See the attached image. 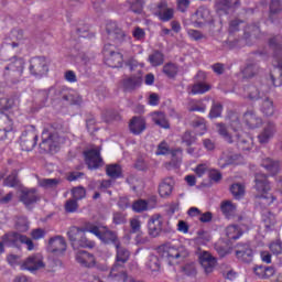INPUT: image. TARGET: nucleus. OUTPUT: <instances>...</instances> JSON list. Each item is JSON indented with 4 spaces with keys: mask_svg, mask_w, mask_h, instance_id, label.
Masks as SVG:
<instances>
[{
    "mask_svg": "<svg viewBox=\"0 0 282 282\" xmlns=\"http://www.w3.org/2000/svg\"><path fill=\"white\" fill-rule=\"evenodd\" d=\"M230 127L232 131L236 133L235 137L228 133L226 124L217 123L219 135H221V138L225 140V142H228V144H234V142H236L237 145L242 149V151H250V145L245 144H248V140L251 139L250 135L243 133V131L241 130V122L239 121V118L236 117V120L231 121Z\"/></svg>",
    "mask_w": 282,
    "mask_h": 282,
    "instance_id": "1",
    "label": "nucleus"
},
{
    "mask_svg": "<svg viewBox=\"0 0 282 282\" xmlns=\"http://www.w3.org/2000/svg\"><path fill=\"white\" fill-rule=\"evenodd\" d=\"M116 248V258H115V264L112 265L109 278L112 279V281L118 282H127L129 279V275L127 274V271H124V264L129 259L131 258V251L123 247L121 242H119Z\"/></svg>",
    "mask_w": 282,
    "mask_h": 282,
    "instance_id": "2",
    "label": "nucleus"
},
{
    "mask_svg": "<svg viewBox=\"0 0 282 282\" xmlns=\"http://www.w3.org/2000/svg\"><path fill=\"white\" fill-rule=\"evenodd\" d=\"M84 231L89 232L90 235H94L105 246H117L120 243V238L118 237V232L109 229L107 226L102 224L86 221Z\"/></svg>",
    "mask_w": 282,
    "mask_h": 282,
    "instance_id": "3",
    "label": "nucleus"
},
{
    "mask_svg": "<svg viewBox=\"0 0 282 282\" xmlns=\"http://www.w3.org/2000/svg\"><path fill=\"white\" fill-rule=\"evenodd\" d=\"M269 47L274 52L273 70L270 73L273 87H281L282 85V41L281 36H274L269 40Z\"/></svg>",
    "mask_w": 282,
    "mask_h": 282,
    "instance_id": "4",
    "label": "nucleus"
},
{
    "mask_svg": "<svg viewBox=\"0 0 282 282\" xmlns=\"http://www.w3.org/2000/svg\"><path fill=\"white\" fill-rule=\"evenodd\" d=\"M58 129H61V124L58 123H48L44 127L42 131V141L40 143V150L42 153L53 151L54 147L58 145L61 140Z\"/></svg>",
    "mask_w": 282,
    "mask_h": 282,
    "instance_id": "5",
    "label": "nucleus"
},
{
    "mask_svg": "<svg viewBox=\"0 0 282 282\" xmlns=\"http://www.w3.org/2000/svg\"><path fill=\"white\" fill-rule=\"evenodd\" d=\"M25 70V59L22 57H12L9 64L4 67L3 76L11 83H19V78L23 76Z\"/></svg>",
    "mask_w": 282,
    "mask_h": 282,
    "instance_id": "6",
    "label": "nucleus"
},
{
    "mask_svg": "<svg viewBox=\"0 0 282 282\" xmlns=\"http://www.w3.org/2000/svg\"><path fill=\"white\" fill-rule=\"evenodd\" d=\"M254 182L256 191L258 193H261V195L256 196V199H264V204L267 206H271V204H274L276 197H274L272 194H268V192L270 191V182L268 181V176L265 174H257Z\"/></svg>",
    "mask_w": 282,
    "mask_h": 282,
    "instance_id": "7",
    "label": "nucleus"
},
{
    "mask_svg": "<svg viewBox=\"0 0 282 282\" xmlns=\"http://www.w3.org/2000/svg\"><path fill=\"white\" fill-rule=\"evenodd\" d=\"M104 63L112 69H120L124 65V55L113 50V45L106 44L102 50Z\"/></svg>",
    "mask_w": 282,
    "mask_h": 282,
    "instance_id": "8",
    "label": "nucleus"
},
{
    "mask_svg": "<svg viewBox=\"0 0 282 282\" xmlns=\"http://www.w3.org/2000/svg\"><path fill=\"white\" fill-rule=\"evenodd\" d=\"M156 252L161 259H164L169 265L177 264V259L180 256V250L173 247L171 243H164L156 248Z\"/></svg>",
    "mask_w": 282,
    "mask_h": 282,
    "instance_id": "9",
    "label": "nucleus"
},
{
    "mask_svg": "<svg viewBox=\"0 0 282 282\" xmlns=\"http://www.w3.org/2000/svg\"><path fill=\"white\" fill-rule=\"evenodd\" d=\"M106 32L109 40L115 43H122L127 39V33L118 26V22L112 20L106 21Z\"/></svg>",
    "mask_w": 282,
    "mask_h": 282,
    "instance_id": "10",
    "label": "nucleus"
},
{
    "mask_svg": "<svg viewBox=\"0 0 282 282\" xmlns=\"http://www.w3.org/2000/svg\"><path fill=\"white\" fill-rule=\"evenodd\" d=\"M29 72L32 76H45L50 72L45 57H32L30 59Z\"/></svg>",
    "mask_w": 282,
    "mask_h": 282,
    "instance_id": "11",
    "label": "nucleus"
},
{
    "mask_svg": "<svg viewBox=\"0 0 282 282\" xmlns=\"http://www.w3.org/2000/svg\"><path fill=\"white\" fill-rule=\"evenodd\" d=\"M39 142V134H36V131L30 130L22 133L20 138V147L22 151H34V148L36 147Z\"/></svg>",
    "mask_w": 282,
    "mask_h": 282,
    "instance_id": "12",
    "label": "nucleus"
},
{
    "mask_svg": "<svg viewBox=\"0 0 282 282\" xmlns=\"http://www.w3.org/2000/svg\"><path fill=\"white\" fill-rule=\"evenodd\" d=\"M85 162L90 170L100 169L102 164V158L100 156L99 149H91L84 152Z\"/></svg>",
    "mask_w": 282,
    "mask_h": 282,
    "instance_id": "13",
    "label": "nucleus"
},
{
    "mask_svg": "<svg viewBox=\"0 0 282 282\" xmlns=\"http://www.w3.org/2000/svg\"><path fill=\"white\" fill-rule=\"evenodd\" d=\"M154 14L160 19V21L167 23V21H171V19L175 17V10L173 8H169V2H166V0H161L156 4V11Z\"/></svg>",
    "mask_w": 282,
    "mask_h": 282,
    "instance_id": "14",
    "label": "nucleus"
},
{
    "mask_svg": "<svg viewBox=\"0 0 282 282\" xmlns=\"http://www.w3.org/2000/svg\"><path fill=\"white\" fill-rule=\"evenodd\" d=\"M241 6L239 0H220L216 2V12L219 17L224 14H230Z\"/></svg>",
    "mask_w": 282,
    "mask_h": 282,
    "instance_id": "15",
    "label": "nucleus"
},
{
    "mask_svg": "<svg viewBox=\"0 0 282 282\" xmlns=\"http://www.w3.org/2000/svg\"><path fill=\"white\" fill-rule=\"evenodd\" d=\"M23 270H28L29 272H36L42 268H45V263L43 262V256L41 253L33 254L24 260L22 263Z\"/></svg>",
    "mask_w": 282,
    "mask_h": 282,
    "instance_id": "16",
    "label": "nucleus"
},
{
    "mask_svg": "<svg viewBox=\"0 0 282 282\" xmlns=\"http://www.w3.org/2000/svg\"><path fill=\"white\" fill-rule=\"evenodd\" d=\"M198 259L205 274H212V272L215 271V267L217 265V258L213 257L210 252L203 251Z\"/></svg>",
    "mask_w": 282,
    "mask_h": 282,
    "instance_id": "17",
    "label": "nucleus"
},
{
    "mask_svg": "<svg viewBox=\"0 0 282 282\" xmlns=\"http://www.w3.org/2000/svg\"><path fill=\"white\" fill-rule=\"evenodd\" d=\"M163 224L164 219L162 218V215L155 214L151 216L148 221V232L150 237H160V235L162 234Z\"/></svg>",
    "mask_w": 282,
    "mask_h": 282,
    "instance_id": "18",
    "label": "nucleus"
},
{
    "mask_svg": "<svg viewBox=\"0 0 282 282\" xmlns=\"http://www.w3.org/2000/svg\"><path fill=\"white\" fill-rule=\"evenodd\" d=\"M142 75L127 76L121 80L123 91H135L139 87H142Z\"/></svg>",
    "mask_w": 282,
    "mask_h": 282,
    "instance_id": "19",
    "label": "nucleus"
},
{
    "mask_svg": "<svg viewBox=\"0 0 282 282\" xmlns=\"http://www.w3.org/2000/svg\"><path fill=\"white\" fill-rule=\"evenodd\" d=\"M48 250L53 254H63L67 250V242L63 236H55L48 240Z\"/></svg>",
    "mask_w": 282,
    "mask_h": 282,
    "instance_id": "20",
    "label": "nucleus"
},
{
    "mask_svg": "<svg viewBox=\"0 0 282 282\" xmlns=\"http://www.w3.org/2000/svg\"><path fill=\"white\" fill-rule=\"evenodd\" d=\"M20 202L24 204V206L30 207L36 202H41V196L39 195V191L36 188L24 189L20 196Z\"/></svg>",
    "mask_w": 282,
    "mask_h": 282,
    "instance_id": "21",
    "label": "nucleus"
},
{
    "mask_svg": "<svg viewBox=\"0 0 282 282\" xmlns=\"http://www.w3.org/2000/svg\"><path fill=\"white\" fill-rule=\"evenodd\" d=\"M236 257L237 260L242 261V263H252V259H254V251H252L250 245L246 243L236 250Z\"/></svg>",
    "mask_w": 282,
    "mask_h": 282,
    "instance_id": "22",
    "label": "nucleus"
},
{
    "mask_svg": "<svg viewBox=\"0 0 282 282\" xmlns=\"http://www.w3.org/2000/svg\"><path fill=\"white\" fill-rule=\"evenodd\" d=\"M76 261L83 268H95L96 267V257L93 253H89L85 250L77 252Z\"/></svg>",
    "mask_w": 282,
    "mask_h": 282,
    "instance_id": "23",
    "label": "nucleus"
},
{
    "mask_svg": "<svg viewBox=\"0 0 282 282\" xmlns=\"http://www.w3.org/2000/svg\"><path fill=\"white\" fill-rule=\"evenodd\" d=\"M175 186V181L172 177L164 178L159 185V195L163 199L171 197L173 194V188Z\"/></svg>",
    "mask_w": 282,
    "mask_h": 282,
    "instance_id": "24",
    "label": "nucleus"
},
{
    "mask_svg": "<svg viewBox=\"0 0 282 282\" xmlns=\"http://www.w3.org/2000/svg\"><path fill=\"white\" fill-rule=\"evenodd\" d=\"M84 230H85V223L83 224L82 227L73 226L67 231V237L73 248H78V240L80 239L82 235L85 232H89Z\"/></svg>",
    "mask_w": 282,
    "mask_h": 282,
    "instance_id": "25",
    "label": "nucleus"
},
{
    "mask_svg": "<svg viewBox=\"0 0 282 282\" xmlns=\"http://www.w3.org/2000/svg\"><path fill=\"white\" fill-rule=\"evenodd\" d=\"M129 129L133 135H140L147 129V121L142 117H133L130 120Z\"/></svg>",
    "mask_w": 282,
    "mask_h": 282,
    "instance_id": "26",
    "label": "nucleus"
},
{
    "mask_svg": "<svg viewBox=\"0 0 282 282\" xmlns=\"http://www.w3.org/2000/svg\"><path fill=\"white\" fill-rule=\"evenodd\" d=\"M243 122L249 129H259L263 124V120L254 111L245 112Z\"/></svg>",
    "mask_w": 282,
    "mask_h": 282,
    "instance_id": "27",
    "label": "nucleus"
},
{
    "mask_svg": "<svg viewBox=\"0 0 282 282\" xmlns=\"http://www.w3.org/2000/svg\"><path fill=\"white\" fill-rule=\"evenodd\" d=\"M241 160H243V156H241V154H230L228 156H226V154H223L218 160V164L220 169H226V166H230L232 164H241Z\"/></svg>",
    "mask_w": 282,
    "mask_h": 282,
    "instance_id": "28",
    "label": "nucleus"
},
{
    "mask_svg": "<svg viewBox=\"0 0 282 282\" xmlns=\"http://www.w3.org/2000/svg\"><path fill=\"white\" fill-rule=\"evenodd\" d=\"M275 131L276 127L274 123L269 122L263 131L258 135L259 143L267 144V142H270V139L274 137Z\"/></svg>",
    "mask_w": 282,
    "mask_h": 282,
    "instance_id": "29",
    "label": "nucleus"
},
{
    "mask_svg": "<svg viewBox=\"0 0 282 282\" xmlns=\"http://www.w3.org/2000/svg\"><path fill=\"white\" fill-rule=\"evenodd\" d=\"M23 237L24 236L19 232L6 234L4 236H2V241L4 246L14 248V246H19V243H22Z\"/></svg>",
    "mask_w": 282,
    "mask_h": 282,
    "instance_id": "30",
    "label": "nucleus"
},
{
    "mask_svg": "<svg viewBox=\"0 0 282 282\" xmlns=\"http://www.w3.org/2000/svg\"><path fill=\"white\" fill-rule=\"evenodd\" d=\"M261 166L265 169L269 174L276 175L279 173V169H281V163L279 161L267 158L262 160Z\"/></svg>",
    "mask_w": 282,
    "mask_h": 282,
    "instance_id": "31",
    "label": "nucleus"
},
{
    "mask_svg": "<svg viewBox=\"0 0 282 282\" xmlns=\"http://www.w3.org/2000/svg\"><path fill=\"white\" fill-rule=\"evenodd\" d=\"M243 235V230L238 225H229L226 228V237L231 241H237V239H241Z\"/></svg>",
    "mask_w": 282,
    "mask_h": 282,
    "instance_id": "32",
    "label": "nucleus"
},
{
    "mask_svg": "<svg viewBox=\"0 0 282 282\" xmlns=\"http://www.w3.org/2000/svg\"><path fill=\"white\" fill-rule=\"evenodd\" d=\"M220 210L227 219H230L231 217H235L237 206H235V204H232L230 200H224L220 205Z\"/></svg>",
    "mask_w": 282,
    "mask_h": 282,
    "instance_id": "33",
    "label": "nucleus"
},
{
    "mask_svg": "<svg viewBox=\"0 0 282 282\" xmlns=\"http://www.w3.org/2000/svg\"><path fill=\"white\" fill-rule=\"evenodd\" d=\"M148 62L152 67L164 65V53L158 50L153 51L152 54L149 55Z\"/></svg>",
    "mask_w": 282,
    "mask_h": 282,
    "instance_id": "34",
    "label": "nucleus"
},
{
    "mask_svg": "<svg viewBox=\"0 0 282 282\" xmlns=\"http://www.w3.org/2000/svg\"><path fill=\"white\" fill-rule=\"evenodd\" d=\"M254 274L258 275V279H270V276H274V268L272 267H256L253 269Z\"/></svg>",
    "mask_w": 282,
    "mask_h": 282,
    "instance_id": "35",
    "label": "nucleus"
},
{
    "mask_svg": "<svg viewBox=\"0 0 282 282\" xmlns=\"http://www.w3.org/2000/svg\"><path fill=\"white\" fill-rule=\"evenodd\" d=\"M61 184V180L58 178H40L37 180V185L40 188H44L45 191H50V188H57Z\"/></svg>",
    "mask_w": 282,
    "mask_h": 282,
    "instance_id": "36",
    "label": "nucleus"
},
{
    "mask_svg": "<svg viewBox=\"0 0 282 282\" xmlns=\"http://www.w3.org/2000/svg\"><path fill=\"white\" fill-rule=\"evenodd\" d=\"M106 175L111 180H119V177H122V167L119 164L107 165Z\"/></svg>",
    "mask_w": 282,
    "mask_h": 282,
    "instance_id": "37",
    "label": "nucleus"
},
{
    "mask_svg": "<svg viewBox=\"0 0 282 282\" xmlns=\"http://www.w3.org/2000/svg\"><path fill=\"white\" fill-rule=\"evenodd\" d=\"M127 6L130 12L142 14V11L144 10V0H128Z\"/></svg>",
    "mask_w": 282,
    "mask_h": 282,
    "instance_id": "38",
    "label": "nucleus"
},
{
    "mask_svg": "<svg viewBox=\"0 0 282 282\" xmlns=\"http://www.w3.org/2000/svg\"><path fill=\"white\" fill-rule=\"evenodd\" d=\"M242 78L250 79L254 78L259 74V65L257 64H247V66L241 70Z\"/></svg>",
    "mask_w": 282,
    "mask_h": 282,
    "instance_id": "39",
    "label": "nucleus"
},
{
    "mask_svg": "<svg viewBox=\"0 0 282 282\" xmlns=\"http://www.w3.org/2000/svg\"><path fill=\"white\" fill-rule=\"evenodd\" d=\"M243 23H246V22L243 20H240V19H235V20H231L229 22V29H228L229 37H228V41H232V36H235V34H237V32H239V30H241V25H243Z\"/></svg>",
    "mask_w": 282,
    "mask_h": 282,
    "instance_id": "40",
    "label": "nucleus"
},
{
    "mask_svg": "<svg viewBox=\"0 0 282 282\" xmlns=\"http://www.w3.org/2000/svg\"><path fill=\"white\" fill-rule=\"evenodd\" d=\"M153 122L161 127V129H171V123L166 119V115L164 112H155L153 116Z\"/></svg>",
    "mask_w": 282,
    "mask_h": 282,
    "instance_id": "41",
    "label": "nucleus"
},
{
    "mask_svg": "<svg viewBox=\"0 0 282 282\" xmlns=\"http://www.w3.org/2000/svg\"><path fill=\"white\" fill-rule=\"evenodd\" d=\"M250 36H254L256 39H259L261 36V29L259 28V24H251L245 28L243 31V39H250Z\"/></svg>",
    "mask_w": 282,
    "mask_h": 282,
    "instance_id": "42",
    "label": "nucleus"
},
{
    "mask_svg": "<svg viewBox=\"0 0 282 282\" xmlns=\"http://www.w3.org/2000/svg\"><path fill=\"white\" fill-rule=\"evenodd\" d=\"M206 91H210V85L206 83H197L192 86L191 94L193 96L206 94Z\"/></svg>",
    "mask_w": 282,
    "mask_h": 282,
    "instance_id": "43",
    "label": "nucleus"
},
{
    "mask_svg": "<svg viewBox=\"0 0 282 282\" xmlns=\"http://www.w3.org/2000/svg\"><path fill=\"white\" fill-rule=\"evenodd\" d=\"M131 208L133 213H144L149 210V202L140 198L132 203Z\"/></svg>",
    "mask_w": 282,
    "mask_h": 282,
    "instance_id": "44",
    "label": "nucleus"
},
{
    "mask_svg": "<svg viewBox=\"0 0 282 282\" xmlns=\"http://www.w3.org/2000/svg\"><path fill=\"white\" fill-rule=\"evenodd\" d=\"M145 265L152 272H159V270H160V258H158V256H155V254H150L148 257V261H147Z\"/></svg>",
    "mask_w": 282,
    "mask_h": 282,
    "instance_id": "45",
    "label": "nucleus"
},
{
    "mask_svg": "<svg viewBox=\"0 0 282 282\" xmlns=\"http://www.w3.org/2000/svg\"><path fill=\"white\" fill-rule=\"evenodd\" d=\"M230 193L234 195L235 199H241L246 195V187L239 183H235L230 186Z\"/></svg>",
    "mask_w": 282,
    "mask_h": 282,
    "instance_id": "46",
    "label": "nucleus"
},
{
    "mask_svg": "<svg viewBox=\"0 0 282 282\" xmlns=\"http://www.w3.org/2000/svg\"><path fill=\"white\" fill-rule=\"evenodd\" d=\"M196 17L200 23H208L210 21V10L200 7L196 10Z\"/></svg>",
    "mask_w": 282,
    "mask_h": 282,
    "instance_id": "47",
    "label": "nucleus"
},
{
    "mask_svg": "<svg viewBox=\"0 0 282 282\" xmlns=\"http://www.w3.org/2000/svg\"><path fill=\"white\" fill-rule=\"evenodd\" d=\"M187 109H188L189 112L197 111L198 113H206V105H204V102L197 101V100H192L188 104Z\"/></svg>",
    "mask_w": 282,
    "mask_h": 282,
    "instance_id": "48",
    "label": "nucleus"
},
{
    "mask_svg": "<svg viewBox=\"0 0 282 282\" xmlns=\"http://www.w3.org/2000/svg\"><path fill=\"white\" fill-rule=\"evenodd\" d=\"M281 10H282L281 0H271L270 14H269V19H270L271 23H274V20L272 19V17H274V14H279V12H281Z\"/></svg>",
    "mask_w": 282,
    "mask_h": 282,
    "instance_id": "49",
    "label": "nucleus"
},
{
    "mask_svg": "<svg viewBox=\"0 0 282 282\" xmlns=\"http://www.w3.org/2000/svg\"><path fill=\"white\" fill-rule=\"evenodd\" d=\"M261 111L264 116H273L274 115V102H272V100L267 98L262 102Z\"/></svg>",
    "mask_w": 282,
    "mask_h": 282,
    "instance_id": "50",
    "label": "nucleus"
},
{
    "mask_svg": "<svg viewBox=\"0 0 282 282\" xmlns=\"http://www.w3.org/2000/svg\"><path fill=\"white\" fill-rule=\"evenodd\" d=\"M163 73L167 78H175L177 76V65L167 63L163 66Z\"/></svg>",
    "mask_w": 282,
    "mask_h": 282,
    "instance_id": "51",
    "label": "nucleus"
},
{
    "mask_svg": "<svg viewBox=\"0 0 282 282\" xmlns=\"http://www.w3.org/2000/svg\"><path fill=\"white\" fill-rule=\"evenodd\" d=\"M72 195H73V199L78 202V200L85 199V197H87V191L83 186L74 187L72 189Z\"/></svg>",
    "mask_w": 282,
    "mask_h": 282,
    "instance_id": "52",
    "label": "nucleus"
},
{
    "mask_svg": "<svg viewBox=\"0 0 282 282\" xmlns=\"http://www.w3.org/2000/svg\"><path fill=\"white\" fill-rule=\"evenodd\" d=\"M245 91H247L248 98H250V100H259V98H261V93L258 88H256V86L249 85L245 87Z\"/></svg>",
    "mask_w": 282,
    "mask_h": 282,
    "instance_id": "53",
    "label": "nucleus"
},
{
    "mask_svg": "<svg viewBox=\"0 0 282 282\" xmlns=\"http://www.w3.org/2000/svg\"><path fill=\"white\" fill-rule=\"evenodd\" d=\"M77 248H96V242L87 239L85 234H83L79 240H77Z\"/></svg>",
    "mask_w": 282,
    "mask_h": 282,
    "instance_id": "54",
    "label": "nucleus"
},
{
    "mask_svg": "<svg viewBox=\"0 0 282 282\" xmlns=\"http://www.w3.org/2000/svg\"><path fill=\"white\" fill-rule=\"evenodd\" d=\"M182 144L187 147H193L197 142V138L191 133V131H185L181 138Z\"/></svg>",
    "mask_w": 282,
    "mask_h": 282,
    "instance_id": "55",
    "label": "nucleus"
},
{
    "mask_svg": "<svg viewBox=\"0 0 282 282\" xmlns=\"http://www.w3.org/2000/svg\"><path fill=\"white\" fill-rule=\"evenodd\" d=\"M171 147L166 141H161L156 148L155 155H170Z\"/></svg>",
    "mask_w": 282,
    "mask_h": 282,
    "instance_id": "56",
    "label": "nucleus"
},
{
    "mask_svg": "<svg viewBox=\"0 0 282 282\" xmlns=\"http://www.w3.org/2000/svg\"><path fill=\"white\" fill-rule=\"evenodd\" d=\"M3 184L9 188H14L19 186V176H17L15 173H12L4 180Z\"/></svg>",
    "mask_w": 282,
    "mask_h": 282,
    "instance_id": "57",
    "label": "nucleus"
},
{
    "mask_svg": "<svg viewBox=\"0 0 282 282\" xmlns=\"http://www.w3.org/2000/svg\"><path fill=\"white\" fill-rule=\"evenodd\" d=\"M224 106L221 104H214L209 111V118H220Z\"/></svg>",
    "mask_w": 282,
    "mask_h": 282,
    "instance_id": "58",
    "label": "nucleus"
},
{
    "mask_svg": "<svg viewBox=\"0 0 282 282\" xmlns=\"http://www.w3.org/2000/svg\"><path fill=\"white\" fill-rule=\"evenodd\" d=\"M112 224L116 226H122V224H127V215L122 213H115L112 216Z\"/></svg>",
    "mask_w": 282,
    "mask_h": 282,
    "instance_id": "59",
    "label": "nucleus"
},
{
    "mask_svg": "<svg viewBox=\"0 0 282 282\" xmlns=\"http://www.w3.org/2000/svg\"><path fill=\"white\" fill-rule=\"evenodd\" d=\"M269 249L272 252V254H275V256L282 254V242H281V240H276L274 242H271L269 245Z\"/></svg>",
    "mask_w": 282,
    "mask_h": 282,
    "instance_id": "60",
    "label": "nucleus"
},
{
    "mask_svg": "<svg viewBox=\"0 0 282 282\" xmlns=\"http://www.w3.org/2000/svg\"><path fill=\"white\" fill-rule=\"evenodd\" d=\"M66 213H76L78 210V200L76 199H68L65 204Z\"/></svg>",
    "mask_w": 282,
    "mask_h": 282,
    "instance_id": "61",
    "label": "nucleus"
},
{
    "mask_svg": "<svg viewBox=\"0 0 282 282\" xmlns=\"http://www.w3.org/2000/svg\"><path fill=\"white\" fill-rule=\"evenodd\" d=\"M130 228H131V232H133V234L140 232L141 228H142V221H140L139 217H134V218L130 219Z\"/></svg>",
    "mask_w": 282,
    "mask_h": 282,
    "instance_id": "62",
    "label": "nucleus"
},
{
    "mask_svg": "<svg viewBox=\"0 0 282 282\" xmlns=\"http://www.w3.org/2000/svg\"><path fill=\"white\" fill-rule=\"evenodd\" d=\"M187 34L192 41H202V39H205L204 33L195 29H189Z\"/></svg>",
    "mask_w": 282,
    "mask_h": 282,
    "instance_id": "63",
    "label": "nucleus"
},
{
    "mask_svg": "<svg viewBox=\"0 0 282 282\" xmlns=\"http://www.w3.org/2000/svg\"><path fill=\"white\" fill-rule=\"evenodd\" d=\"M178 12H186L191 7V0H177L176 1Z\"/></svg>",
    "mask_w": 282,
    "mask_h": 282,
    "instance_id": "64",
    "label": "nucleus"
}]
</instances>
